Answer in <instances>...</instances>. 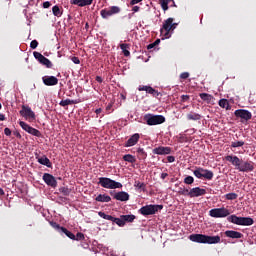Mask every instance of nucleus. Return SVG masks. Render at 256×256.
<instances>
[{
	"mask_svg": "<svg viewBox=\"0 0 256 256\" xmlns=\"http://www.w3.org/2000/svg\"><path fill=\"white\" fill-rule=\"evenodd\" d=\"M98 185H101L104 189H122L123 184L117 182L108 177H100L98 179Z\"/></svg>",
	"mask_w": 256,
	"mask_h": 256,
	"instance_id": "f257e3e1",
	"label": "nucleus"
},
{
	"mask_svg": "<svg viewBox=\"0 0 256 256\" xmlns=\"http://www.w3.org/2000/svg\"><path fill=\"white\" fill-rule=\"evenodd\" d=\"M143 120L149 126L163 125V123H165V116H163V115H154V114L148 113V114L144 115Z\"/></svg>",
	"mask_w": 256,
	"mask_h": 256,
	"instance_id": "f03ea898",
	"label": "nucleus"
},
{
	"mask_svg": "<svg viewBox=\"0 0 256 256\" xmlns=\"http://www.w3.org/2000/svg\"><path fill=\"white\" fill-rule=\"evenodd\" d=\"M163 209V205H146L139 209V213L143 215L144 217H147L149 215H155L158 211H161Z\"/></svg>",
	"mask_w": 256,
	"mask_h": 256,
	"instance_id": "7ed1b4c3",
	"label": "nucleus"
},
{
	"mask_svg": "<svg viewBox=\"0 0 256 256\" xmlns=\"http://www.w3.org/2000/svg\"><path fill=\"white\" fill-rule=\"evenodd\" d=\"M193 173L197 179H206L207 181H211L215 176L213 171L201 167L196 168Z\"/></svg>",
	"mask_w": 256,
	"mask_h": 256,
	"instance_id": "20e7f679",
	"label": "nucleus"
},
{
	"mask_svg": "<svg viewBox=\"0 0 256 256\" xmlns=\"http://www.w3.org/2000/svg\"><path fill=\"white\" fill-rule=\"evenodd\" d=\"M210 217H214L215 219H221L225 217H229L231 212L229 209L222 207V208H214L209 211Z\"/></svg>",
	"mask_w": 256,
	"mask_h": 256,
	"instance_id": "39448f33",
	"label": "nucleus"
},
{
	"mask_svg": "<svg viewBox=\"0 0 256 256\" xmlns=\"http://www.w3.org/2000/svg\"><path fill=\"white\" fill-rule=\"evenodd\" d=\"M51 227H53V229H55L56 231H58V233H60V235H66V237H68L69 239H72V241H75V234H73L71 231H69L67 228L62 227L61 225H59L57 222L51 221L50 222Z\"/></svg>",
	"mask_w": 256,
	"mask_h": 256,
	"instance_id": "423d86ee",
	"label": "nucleus"
},
{
	"mask_svg": "<svg viewBox=\"0 0 256 256\" xmlns=\"http://www.w3.org/2000/svg\"><path fill=\"white\" fill-rule=\"evenodd\" d=\"M21 117H24L26 121H35L36 116L35 112L31 109V107L27 105H22V109L20 110Z\"/></svg>",
	"mask_w": 256,
	"mask_h": 256,
	"instance_id": "0eeeda50",
	"label": "nucleus"
},
{
	"mask_svg": "<svg viewBox=\"0 0 256 256\" xmlns=\"http://www.w3.org/2000/svg\"><path fill=\"white\" fill-rule=\"evenodd\" d=\"M33 56L41 65H44L47 69H52L53 68V63L51 60H49L47 57L43 56L40 52H33Z\"/></svg>",
	"mask_w": 256,
	"mask_h": 256,
	"instance_id": "6e6552de",
	"label": "nucleus"
},
{
	"mask_svg": "<svg viewBox=\"0 0 256 256\" xmlns=\"http://www.w3.org/2000/svg\"><path fill=\"white\" fill-rule=\"evenodd\" d=\"M173 18H168L167 20L164 21L163 27L161 29V33L165 31V37L169 36V33L171 30L175 29L177 27V23H173Z\"/></svg>",
	"mask_w": 256,
	"mask_h": 256,
	"instance_id": "1a4fd4ad",
	"label": "nucleus"
},
{
	"mask_svg": "<svg viewBox=\"0 0 256 256\" xmlns=\"http://www.w3.org/2000/svg\"><path fill=\"white\" fill-rule=\"evenodd\" d=\"M238 171L241 173H250L251 171H255V163L253 161H243L238 168Z\"/></svg>",
	"mask_w": 256,
	"mask_h": 256,
	"instance_id": "9d476101",
	"label": "nucleus"
},
{
	"mask_svg": "<svg viewBox=\"0 0 256 256\" xmlns=\"http://www.w3.org/2000/svg\"><path fill=\"white\" fill-rule=\"evenodd\" d=\"M42 179L48 187H52V189L57 188V179L52 174L44 173Z\"/></svg>",
	"mask_w": 256,
	"mask_h": 256,
	"instance_id": "9b49d317",
	"label": "nucleus"
},
{
	"mask_svg": "<svg viewBox=\"0 0 256 256\" xmlns=\"http://www.w3.org/2000/svg\"><path fill=\"white\" fill-rule=\"evenodd\" d=\"M110 195L113 196V199L116 201H122V202H127L130 199L129 193L125 191H120V192H110Z\"/></svg>",
	"mask_w": 256,
	"mask_h": 256,
	"instance_id": "f8f14e48",
	"label": "nucleus"
},
{
	"mask_svg": "<svg viewBox=\"0 0 256 256\" xmlns=\"http://www.w3.org/2000/svg\"><path fill=\"white\" fill-rule=\"evenodd\" d=\"M235 117H240V119H244V121H249L252 119L253 114L249 110L238 109L234 112Z\"/></svg>",
	"mask_w": 256,
	"mask_h": 256,
	"instance_id": "ddd939ff",
	"label": "nucleus"
},
{
	"mask_svg": "<svg viewBox=\"0 0 256 256\" xmlns=\"http://www.w3.org/2000/svg\"><path fill=\"white\" fill-rule=\"evenodd\" d=\"M171 147L169 146H158L152 150L153 155H171Z\"/></svg>",
	"mask_w": 256,
	"mask_h": 256,
	"instance_id": "4468645a",
	"label": "nucleus"
},
{
	"mask_svg": "<svg viewBox=\"0 0 256 256\" xmlns=\"http://www.w3.org/2000/svg\"><path fill=\"white\" fill-rule=\"evenodd\" d=\"M42 81L46 87H53L59 83V79L55 76H44L42 77Z\"/></svg>",
	"mask_w": 256,
	"mask_h": 256,
	"instance_id": "2eb2a0df",
	"label": "nucleus"
},
{
	"mask_svg": "<svg viewBox=\"0 0 256 256\" xmlns=\"http://www.w3.org/2000/svg\"><path fill=\"white\" fill-rule=\"evenodd\" d=\"M189 239L193 243L207 244V235H205V234H192L189 236Z\"/></svg>",
	"mask_w": 256,
	"mask_h": 256,
	"instance_id": "dca6fc26",
	"label": "nucleus"
},
{
	"mask_svg": "<svg viewBox=\"0 0 256 256\" xmlns=\"http://www.w3.org/2000/svg\"><path fill=\"white\" fill-rule=\"evenodd\" d=\"M203 195H207V190L201 188V187H195L190 189V197H203Z\"/></svg>",
	"mask_w": 256,
	"mask_h": 256,
	"instance_id": "f3484780",
	"label": "nucleus"
},
{
	"mask_svg": "<svg viewBox=\"0 0 256 256\" xmlns=\"http://www.w3.org/2000/svg\"><path fill=\"white\" fill-rule=\"evenodd\" d=\"M138 91H146V93H148L149 95H152L153 97H159V95H161V93H159V91H157L156 89H154L151 86L140 85L138 87Z\"/></svg>",
	"mask_w": 256,
	"mask_h": 256,
	"instance_id": "a211bd4d",
	"label": "nucleus"
},
{
	"mask_svg": "<svg viewBox=\"0 0 256 256\" xmlns=\"http://www.w3.org/2000/svg\"><path fill=\"white\" fill-rule=\"evenodd\" d=\"M139 139H141V135H139V133H135L126 141L124 147H134V145L139 143Z\"/></svg>",
	"mask_w": 256,
	"mask_h": 256,
	"instance_id": "6ab92c4d",
	"label": "nucleus"
},
{
	"mask_svg": "<svg viewBox=\"0 0 256 256\" xmlns=\"http://www.w3.org/2000/svg\"><path fill=\"white\" fill-rule=\"evenodd\" d=\"M225 160L229 161V163H232V165H234V167H236V169L238 170L241 167V164L243 163V160L239 159V157L237 156L228 155L225 157Z\"/></svg>",
	"mask_w": 256,
	"mask_h": 256,
	"instance_id": "aec40b11",
	"label": "nucleus"
},
{
	"mask_svg": "<svg viewBox=\"0 0 256 256\" xmlns=\"http://www.w3.org/2000/svg\"><path fill=\"white\" fill-rule=\"evenodd\" d=\"M224 235L230 239H243V233L237 232L235 230H227L224 232Z\"/></svg>",
	"mask_w": 256,
	"mask_h": 256,
	"instance_id": "412c9836",
	"label": "nucleus"
},
{
	"mask_svg": "<svg viewBox=\"0 0 256 256\" xmlns=\"http://www.w3.org/2000/svg\"><path fill=\"white\" fill-rule=\"evenodd\" d=\"M70 4L78 7H87L93 5V0H70Z\"/></svg>",
	"mask_w": 256,
	"mask_h": 256,
	"instance_id": "4be33fe9",
	"label": "nucleus"
},
{
	"mask_svg": "<svg viewBox=\"0 0 256 256\" xmlns=\"http://www.w3.org/2000/svg\"><path fill=\"white\" fill-rule=\"evenodd\" d=\"M36 159H37L38 163H40V165H44L45 167H48L49 169H51V167H53L51 160H49V158H47L45 155H43L42 157L36 156Z\"/></svg>",
	"mask_w": 256,
	"mask_h": 256,
	"instance_id": "5701e85b",
	"label": "nucleus"
},
{
	"mask_svg": "<svg viewBox=\"0 0 256 256\" xmlns=\"http://www.w3.org/2000/svg\"><path fill=\"white\" fill-rule=\"evenodd\" d=\"M217 243H221L220 236H207L206 235V244L207 245H217Z\"/></svg>",
	"mask_w": 256,
	"mask_h": 256,
	"instance_id": "b1692460",
	"label": "nucleus"
},
{
	"mask_svg": "<svg viewBox=\"0 0 256 256\" xmlns=\"http://www.w3.org/2000/svg\"><path fill=\"white\" fill-rule=\"evenodd\" d=\"M255 223V220L251 217H241L240 219V225L244 227H250V225H253Z\"/></svg>",
	"mask_w": 256,
	"mask_h": 256,
	"instance_id": "393cba45",
	"label": "nucleus"
},
{
	"mask_svg": "<svg viewBox=\"0 0 256 256\" xmlns=\"http://www.w3.org/2000/svg\"><path fill=\"white\" fill-rule=\"evenodd\" d=\"M186 119L188 121H200L201 119V114L195 113V112H190L186 115Z\"/></svg>",
	"mask_w": 256,
	"mask_h": 256,
	"instance_id": "a878e982",
	"label": "nucleus"
},
{
	"mask_svg": "<svg viewBox=\"0 0 256 256\" xmlns=\"http://www.w3.org/2000/svg\"><path fill=\"white\" fill-rule=\"evenodd\" d=\"M227 221L229 223H233L234 225H241V217L233 214L227 217Z\"/></svg>",
	"mask_w": 256,
	"mask_h": 256,
	"instance_id": "bb28decb",
	"label": "nucleus"
},
{
	"mask_svg": "<svg viewBox=\"0 0 256 256\" xmlns=\"http://www.w3.org/2000/svg\"><path fill=\"white\" fill-rule=\"evenodd\" d=\"M95 200L99 203H109V201H111V196L107 194H99Z\"/></svg>",
	"mask_w": 256,
	"mask_h": 256,
	"instance_id": "cd10ccee",
	"label": "nucleus"
},
{
	"mask_svg": "<svg viewBox=\"0 0 256 256\" xmlns=\"http://www.w3.org/2000/svg\"><path fill=\"white\" fill-rule=\"evenodd\" d=\"M52 13L54 17H61L63 15V7L55 5L52 7Z\"/></svg>",
	"mask_w": 256,
	"mask_h": 256,
	"instance_id": "c85d7f7f",
	"label": "nucleus"
},
{
	"mask_svg": "<svg viewBox=\"0 0 256 256\" xmlns=\"http://www.w3.org/2000/svg\"><path fill=\"white\" fill-rule=\"evenodd\" d=\"M77 103H79L78 100H71V99H66V100H62L59 105L61 107H67V105H77Z\"/></svg>",
	"mask_w": 256,
	"mask_h": 256,
	"instance_id": "c756f323",
	"label": "nucleus"
},
{
	"mask_svg": "<svg viewBox=\"0 0 256 256\" xmlns=\"http://www.w3.org/2000/svg\"><path fill=\"white\" fill-rule=\"evenodd\" d=\"M199 97L200 99H202V101H205L206 103H211V101H213V95L211 94L200 93Z\"/></svg>",
	"mask_w": 256,
	"mask_h": 256,
	"instance_id": "7c9ffc66",
	"label": "nucleus"
},
{
	"mask_svg": "<svg viewBox=\"0 0 256 256\" xmlns=\"http://www.w3.org/2000/svg\"><path fill=\"white\" fill-rule=\"evenodd\" d=\"M137 157H138V159L145 161V159H147V152H145V149L138 148L137 149Z\"/></svg>",
	"mask_w": 256,
	"mask_h": 256,
	"instance_id": "2f4dec72",
	"label": "nucleus"
},
{
	"mask_svg": "<svg viewBox=\"0 0 256 256\" xmlns=\"http://www.w3.org/2000/svg\"><path fill=\"white\" fill-rule=\"evenodd\" d=\"M219 106L222 109H226L227 111H229V109H231V106L229 105V100H227V99L219 100Z\"/></svg>",
	"mask_w": 256,
	"mask_h": 256,
	"instance_id": "473e14b6",
	"label": "nucleus"
},
{
	"mask_svg": "<svg viewBox=\"0 0 256 256\" xmlns=\"http://www.w3.org/2000/svg\"><path fill=\"white\" fill-rule=\"evenodd\" d=\"M123 161H126L127 163H137V158L131 154H126L123 156Z\"/></svg>",
	"mask_w": 256,
	"mask_h": 256,
	"instance_id": "72a5a7b5",
	"label": "nucleus"
},
{
	"mask_svg": "<svg viewBox=\"0 0 256 256\" xmlns=\"http://www.w3.org/2000/svg\"><path fill=\"white\" fill-rule=\"evenodd\" d=\"M120 49L122 50L124 57H129L131 55V52H129V44H120Z\"/></svg>",
	"mask_w": 256,
	"mask_h": 256,
	"instance_id": "f704fd0d",
	"label": "nucleus"
},
{
	"mask_svg": "<svg viewBox=\"0 0 256 256\" xmlns=\"http://www.w3.org/2000/svg\"><path fill=\"white\" fill-rule=\"evenodd\" d=\"M173 0H159V3L162 7V10L165 11H169V4L170 2Z\"/></svg>",
	"mask_w": 256,
	"mask_h": 256,
	"instance_id": "c9c22d12",
	"label": "nucleus"
},
{
	"mask_svg": "<svg viewBox=\"0 0 256 256\" xmlns=\"http://www.w3.org/2000/svg\"><path fill=\"white\" fill-rule=\"evenodd\" d=\"M122 219L124 220L125 223H133L136 219L135 215L130 214V215H122Z\"/></svg>",
	"mask_w": 256,
	"mask_h": 256,
	"instance_id": "e433bc0d",
	"label": "nucleus"
},
{
	"mask_svg": "<svg viewBox=\"0 0 256 256\" xmlns=\"http://www.w3.org/2000/svg\"><path fill=\"white\" fill-rule=\"evenodd\" d=\"M100 15H101L102 19H109V17L113 16L111 14V10H109V8L108 9H102L100 11Z\"/></svg>",
	"mask_w": 256,
	"mask_h": 256,
	"instance_id": "4c0bfd02",
	"label": "nucleus"
},
{
	"mask_svg": "<svg viewBox=\"0 0 256 256\" xmlns=\"http://www.w3.org/2000/svg\"><path fill=\"white\" fill-rule=\"evenodd\" d=\"M98 215L99 217H101L102 219H106V221H112L113 223V220L115 219V217L111 216V215H108V214H105V212H98Z\"/></svg>",
	"mask_w": 256,
	"mask_h": 256,
	"instance_id": "58836bf2",
	"label": "nucleus"
},
{
	"mask_svg": "<svg viewBox=\"0 0 256 256\" xmlns=\"http://www.w3.org/2000/svg\"><path fill=\"white\" fill-rule=\"evenodd\" d=\"M19 125L24 131H26V133H29L32 129V127L24 121H20Z\"/></svg>",
	"mask_w": 256,
	"mask_h": 256,
	"instance_id": "ea45409f",
	"label": "nucleus"
},
{
	"mask_svg": "<svg viewBox=\"0 0 256 256\" xmlns=\"http://www.w3.org/2000/svg\"><path fill=\"white\" fill-rule=\"evenodd\" d=\"M112 223H116V225H118V227H125V222H124L122 216H120V218L114 217V220Z\"/></svg>",
	"mask_w": 256,
	"mask_h": 256,
	"instance_id": "a19ab883",
	"label": "nucleus"
},
{
	"mask_svg": "<svg viewBox=\"0 0 256 256\" xmlns=\"http://www.w3.org/2000/svg\"><path fill=\"white\" fill-rule=\"evenodd\" d=\"M137 189H140V191L146 192L147 191V184L143 182H137V184L134 185Z\"/></svg>",
	"mask_w": 256,
	"mask_h": 256,
	"instance_id": "79ce46f5",
	"label": "nucleus"
},
{
	"mask_svg": "<svg viewBox=\"0 0 256 256\" xmlns=\"http://www.w3.org/2000/svg\"><path fill=\"white\" fill-rule=\"evenodd\" d=\"M191 190L187 188H179L178 194L184 195L185 197H190Z\"/></svg>",
	"mask_w": 256,
	"mask_h": 256,
	"instance_id": "37998d69",
	"label": "nucleus"
},
{
	"mask_svg": "<svg viewBox=\"0 0 256 256\" xmlns=\"http://www.w3.org/2000/svg\"><path fill=\"white\" fill-rule=\"evenodd\" d=\"M237 197H239V195H237V193L234 192L225 195V199H227L228 201H235Z\"/></svg>",
	"mask_w": 256,
	"mask_h": 256,
	"instance_id": "c03bdc74",
	"label": "nucleus"
},
{
	"mask_svg": "<svg viewBox=\"0 0 256 256\" xmlns=\"http://www.w3.org/2000/svg\"><path fill=\"white\" fill-rule=\"evenodd\" d=\"M108 9L110 10L111 15H117L118 13H121V8L118 6H111Z\"/></svg>",
	"mask_w": 256,
	"mask_h": 256,
	"instance_id": "a18cd8bd",
	"label": "nucleus"
},
{
	"mask_svg": "<svg viewBox=\"0 0 256 256\" xmlns=\"http://www.w3.org/2000/svg\"><path fill=\"white\" fill-rule=\"evenodd\" d=\"M60 193H62V195H64L65 197H68V195L71 194V189H69L68 187H61L59 188Z\"/></svg>",
	"mask_w": 256,
	"mask_h": 256,
	"instance_id": "49530a36",
	"label": "nucleus"
},
{
	"mask_svg": "<svg viewBox=\"0 0 256 256\" xmlns=\"http://www.w3.org/2000/svg\"><path fill=\"white\" fill-rule=\"evenodd\" d=\"M30 135H33L34 137H41V131L35 129V128H30V132H28Z\"/></svg>",
	"mask_w": 256,
	"mask_h": 256,
	"instance_id": "de8ad7c7",
	"label": "nucleus"
},
{
	"mask_svg": "<svg viewBox=\"0 0 256 256\" xmlns=\"http://www.w3.org/2000/svg\"><path fill=\"white\" fill-rule=\"evenodd\" d=\"M184 183L185 185H193V183H195V178H193V176H187L184 178Z\"/></svg>",
	"mask_w": 256,
	"mask_h": 256,
	"instance_id": "09e8293b",
	"label": "nucleus"
},
{
	"mask_svg": "<svg viewBox=\"0 0 256 256\" xmlns=\"http://www.w3.org/2000/svg\"><path fill=\"white\" fill-rule=\"evenodd\" d=\"M243 145H245L244 141L231 142V147L234 148V149L237 148V147H243Z\"/></svg>",
	"mask_w": 256,
	"mask_h": 256,
	"instance_id": "8fccbe9b",
	"label": "nucleus"
},
{
	"mask_svg": "<svg viewBox=\"0 0 256 256\" xmlns=\"http://www.w3.org/2000/svg\"><path fill=\"white\" fill-rule=\"evenodd\" d=\"M85 239V235L81 232H78L75 236V241H83Z\"/></svg>",
	"mask_w": 256,
	"mask_h": 256,
	"instance_id": "3c124183",
	"label": "nucleus"
},
{
	"mask_svg": "<svg viewBox=\"0 0 256 256\" xmlns=\"http://www.w3.org/2000/svg\"><path fill=\"white\" fill-rule=\"evenodd\" d=\"M39 46V42L37 40H32L30 43V48L31 49H37V47Z\"/></svg>",
	"mask_w": 256,
	"mask_h": 256,
	"instance_id": "603ef678",
	"label": "nucleus"
},
{
	"mask_svg": "<svg viewBox=\"0 0 256 256\" xmlns=\"http://www.w3.org/2000/svg\"><path fill=\"white\" fill-rule=\"evenodd\" d=\"M189 99H191V97L189 95H182L181 96V102L182 103H187V101H189Z\"/></svg>",
	"mask_w": 256,
	"mask_h": 256,
	"instance_id": "864d4df0",
	"label": "nucleus"
},
{
	"mask_svg": "<svg viewBox=\"0 0 256 256\" xmlns=\"http://www.w3.org/2000/svg\"><path fill=\"white\" fill-rule=\"evenodd\" d=\"M180 79H189V72H183L180 74Z\"/></svg>",
	"mask_w": 256,
	"mask_h": 256,
	"instance_id": "5fc2aeb1",
	"label": "nucleus"
},
{
	"mask_svg": "<svg viewBox=\"0 0 256 256\" xmlns=\"http://www.w3.org/2000/svg\"><path fill=\"white\" fill-rule=\"evenodd\" d=\"M71 60L75 63V65H79L81 63V60H79V57L77 56H73Z\"/></svg>",
	"mask_w": 256,
	"mask_h": 256,
	"instance_id": "6e6d98bb",
	"label": "nucleus"
},
{
	"mask_svg": "<svg viewBox=\"0 0 256 256\" xmlns=\"http://www.w3.org/2000/svg\"><path fill=\"white\" fill-rule=\"evenodd\" d=\"M4 134L6 135V137H11V129L5 128L4 129Z\"/></svg>",
	"mask_w": 256,
	"mask_h": 256,
	"instance_id": "4d7b16f0",
	"label": "nucleus"
},
{
	"mask_svg": "<svg viewBox=\"0 0 256 256\" xmlns=\"http://www.w3.org/2000/svg\"><path fill=\"white\" fill-rule=\"evenodd\" d=\"M168 163H175V156H167Z\"/></svg>",
	"mask_w": 256,
	"mask_h": 256,
	"instance_id": "13d9d810",
	"label": "nucleus"
},
{
	"mask_svg": "<svg viewBox=\"0 0 256 256\" xmlns=\"http://www.w3.org/2000/svg\"><path fill=\"white\" fill-rule=\"evenodd\" d=\"M49 7H51V2L46 1V2L43 3V8L44 9H49Z\"/></svg>",
	"mask_w": 256,
	"mask_h": 256,
	"instance_id": "bf43d9fd",
	"label": "nucleus"
},
{
	"mask_svg": "<svg viewBox=\"0 0 256 256\" xmlns=\"http://www.w3.org/2000/svg\"><path fill=\"white\" fill-rule=\"evenodd\" d=\"M143 0H131L130 5H137V3H141Z\"/></svg>",
	"mask_w": 256,
	"mask_h": 256,
	"instance_id": "052dcab7",
	"label": "nucleus"
},
{
	"mask_svg": "<svg viewBox=\"0 0 256 256\" xmlns=\"http://www.w3.org/2000/svg\"><path fill=\"white\" fill-rule=\"evenodd\" d=\"M141 8L139 7V6H134L133 8H132V11H133V13H139V10H140Z\"/></svg>",
	"mask_w": 256,
	"mask_h": 256,
	"instance_id": "680f3d73",
	"label": "nucleus"
},
{
	"mask_svg": "<svg viewBox=\"0 0 256 256\" xmlns=\"http://www.w3.org/2000/svg\"><path fill=\"white\" fill-rule=\"evenodd\" d=\"M167 177H169L168 173H162L160 176V179L165 180V179H167Z\"/></svg>",
	"mask_w": 256,
	"mask_h": 256,
	"instance_id": "e2e57ef3",
	"label": "nucleus"
},
{
	"mask_svg": "<svg viewBox=\"0 0 256 256\" xmlns=\"http://www.w3.org/2000/svg\"><path fill=\"white\" fill-rule=\"evenodd\" d=\"M97 83H103V78L101 76H96Z\"/></svg>",
	"mask_w": 256,
	"mask_h": 256,
	"instance_id": "0e129e2a",
	"label": "nucleus"
},
{
	"mask_svg": "<svg viewBox=\"0 0 256 256\" xmlns=\"http://www.w3.org/2000/svg\"><path fill=\"white\" fill-rule=\"evenodd\" d=\"M102 112H103V109L101 108H98L95 110L96 115H101Z\"/></svg>",
	"mask_w": 256,
	"mask_h": 256,
	"instance_id": "69168bd1",
	"label": "nucleus"
},
{
	"mask_svg": "<svg viewBox=\"0 0 256 256\" xmlns=\"http://www.w3.org/2000/svg\"><path fill=\"white\" fill-rule=\"evenodd\" d=\"M154 47H155V44H154V43H151V44H149V45L147 46V49H148V51H150V49H154Z\"/></svg>",
	"mask_w": 256,
	"mask_h": 256,
	"instance_id": "338daca9",
	"label": "nucleus"
},
{
	"mask_svg": "<svg viewBox=\"0 0 256 256\" xmlns=\"http://www.w3.org/2000/svg\"><path fill=\"white\" fill-rule=\"evenodd\" d=\"M0 121H5V114L0 113Z\"/></svg>",
	"mask_w": 256,
	"mask_h": 256,
	"instance_id": "774afa93",
	"label": "nucleus"
}]
</instances>
